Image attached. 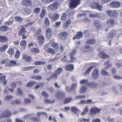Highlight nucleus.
<instances>
[{
    "label": "nucleus",
    "mask_w": 122,
    "mask_h": 122,
    "mask_svg": "<svg viewBox=\"0 0 122 122\" xmlns=\"http://www.w3.org/2000/svg\"><path fill=\"white\" fill-rule=\"evenodd\" d=\"M96 66L94 67L91 66L89 67L86 70L85 72L84 73V75L85 76H86L88 74L90 73L91 70L94 68Z\"/></svg>",
    "instance_id": "20"
},
{
    "label": "nucleus",
    "mask_w": 122,
    "mask_h": 122,
    "mask_svg": "<svg viewBox=\"0 0 122 122\" xmlns=\"http://www.w3.org/2000/svg\"><path fill=\"white\" fill-rule=\"evenodd\" d=\"M67 36V33L66 32H62L59 34V36L60 39L62 40L66 39Z\"/></svg>",
    "instance_id": "12"
},
{
    "label": "nucleus",
    "mask_w": 122,
    "mask_h": 122,
    "mask_svg": "<svg viewBox=\"0 0 122 122\" xmlns=\"http://www.w3.org/2000/svg\"><path fill=\"white\" fill-rule=\"evenodd\" d=\"M8 47V45H4L2 46H1L0 48V51L2 52L6 50Z\"/></svg>",
    "instance_id": "38"
},
{
    "label": "nucleus",
    "mask_w": 122,
    "mask_h": 122,
    "mask_svg": "<svg viewBox=\"0 0 122 122\" xmlns=\"http://www.w3.org/2000/svg\"><path fill=\"white\" fill-rule=\"evenodd\" d=\"M18 93H17V94H19V95H22L23 94V92L19 88H18Z\"/></svg>",
    "instance_id": "60"
},
{
    "label": "nucleus",
    "mask_w": 122,
    "mask_h": 122,
    "mask_svg": "<svg viewBox=\"0 0 122 122\" xmlns=\"http://www.w3.org/2000/svg\"><path fill=\"white\" fill-rule=\"evenodd\" d=\"M36 82L35 81L30 82L27 84L26 86L28 87H31L36 84Z\"/></svg>",
    "instance_id": "29"
},
{
    "label": "nucleus",
    "mask_w": 122,
    "mask_h": 122,
    "mask_svg": "<svg viewBox=\"0 0 122 122\" xmlns=\"http://www.w3.org/2000/svg\"><path fill=\"white\" fill-rule=\"evenodd\" d=\"M99 72L98 70L97 69H94L92 71L91 74L94 80H96L99 76Z\"/></svg>",
    "instance_id": "6"
},
{
    "label": "nucleus",
    "mask_w": 122,
    "mask_h": 122,
    "mask_svg": "<svg viewBox=\"0 0 122 122\" xmlns=\"http://www.w3.org/2000/svg\"><path fill=\"white\" fill-rule=\"evenodd\" d=\"M97 5V3L95 2H92L91 5H90L91 7L92 8H95L96 6Z\"/></svg>",
    "instance_id": "50"
},
{
    "label": "nucleus",
    "mask_w": 122,
    "mask_h": 122,
    "mask_svg": "<svg viewBox=\"0 0 122 122\" xmlns=\"http://www.w3.org/2000/svg\"><path fill=\"white\" fill-rule=\"evenodd\" d=\"M116 32L115 30H112L108 34L107 36V38L112 40L114 37L116 36Z\"/></svg>",
    "instance_id": "9"
},
{
    "label": "nucleus",
    "mask_w": 122,
    "mask_h": 122,
    "mask_svg": "<svg viewBox=\"0 0 122 122\" xmlns=\"http://www.w3.org/2000/svg\"><path fill=\"white\" fill-rule=\"evenodd\" d=\"M45 115L46 116H47V114L44 112H38L37 113V115L38 117H40L42 115Z\"/></svg>",
    "instance_id": "47"
},
{
    "label": "nucleus",
    "mask_w": 122,
    "mask_h": 122,
    "mask_svg": "<svg viewBox=\"0 0 122 122\" xmlns=\"http://www.w3.org/2000/svg\"><path fill=\"white\" fill-rule=\"evenodd\" d=\"M48 46V44L44 46V49L45 51L47 52H49L53 55L54 54L55 52L54 50L51 48H49Z\"/></svg>",
    "instance_id": "11"
},
{
    "label": "nucleus",
    "mask_w": 122,
    "mask_h": 122,
    "mask_svg": "<svg viewBox=\"0 0 122 122\" xmlns=\"http://www.w3.org/2000/svg\"><path fill=\"white\" fill-rule=\"evenodd\" d=\"M8 28L7 27L6 25H3L0 27V30H6Z\"/></svg>",
    "instance_id": "64"
},
{
    "label": "nucleus",
    "mask_w": 122,
    "mask_h": 122,
    "mask_svg": "<svg viewBox=\"0 0 122 122\" xmlns=\"http://www.w3.org/2000/svg\"><path fill=\"white\" fill-rule=\"evenodd\" d=\"M89 110L88 107H86L84 108L83 111L81 113V115L82 116L84 115Z\"/></svg>",
    "instance_id": "39"
},
{
    "label": "nucleus",
    "mask_w": 122,
    "mask_h": 122,
    "mask_svg": "<svg viewBox=\"0 0 122 122\" xmlns=\"http://www.w3.org/2000/svg\"><path fill=\"white\" fill-rule=\"evenodd\" d=\"M8 40V38L6 37L2 36H0V42H6Z\"/></svg>",
    "instance_id": "23"
},
{
    "label": "nucleus",
    "mask_w": 122,
    "mask_h": 122,
    "mask_svg": "<svg viewBox=\"0 0 122 122\" xmlns=\"http://www.w3.org/2000/svg\"><path fill=\"white\" fill-rule=\"evenodd\" d=\"M87 85L90 88H95L98 86L97 84L94 82H91L88 83Z\"/></svg>",
    "instance_id": "14"
},
{
    "label": "nucleus",
    "mask_w": 122,
    "mask_h": 122,
    "mask_svg": "<svg viewBox=\"0 0 122 122\" xmlns=\"http://www.w3.org/2000/svg\"><path fill=\"white\" fill-rule=\"evenodd\" d=\"M72 55H71V53L69 54V56H70V60L72 61L76 60V58L73 56L74 54L72 53Z\"/></svg>",
    "instance_id": "62"
},
{
    "label": "nucleus",
    "mask_w": 122,
    "mask_h": 122,
    "mask_svg": "<svg viewBox=\"0 0 122 122\" xmlns=\"http://www.w3.org/2000/svg\"><path fill=\"white\" fill-rule=\"evenodd\" d=\"M88 82V81L87 79H83L80 82V83L81 84H84L86 83L87 84Z\"/></svg>",
    "instance_id": "53"
},
{
    "label": "nucleus",
    "mask_w": 122,
    "mask_h": 122,
    "mask_svg": "<svg viewBox=\"0 0 122 122\" xmlns=\"http://www.w3.org/2000/svg\"><path fill=\"white\" fill-rule=\"evenodd\" d=\"M67 16V15L66 13H63V15L61 17V20H65L66 19Z\"/></svg>",
    "instance_id": "55"
},
{
    "label": "nucleus",
    "mask_w": 122,
    "mask_h": 122,
    "mask_svg": "<svg viewBox=\"0 0 122 122\" xmlns=\"http://www.w3.org/2000/svg\"><path fill=\"white\" fill-rule=\"evenodd\" d=\"M42 96L44 97H48L49 96V94L45 91H43L42 93Z\"/></svg>",
    "instance_id": "61"
},
{
    "label": "nucleus",
    "mask_w": 122,
    "mask_h": 122,
    "mask_svg": "<svg viewBox=\"0 0 122 122\" xmlns=\"http://www.w3.org/2000/svg\"><path fill=\"white\" fill-rule=\"evenodd\" d=\"M41 30L40 29H39L36 31L35 34V37H36L38 36H41Z\"/></svg>",
    "instance_id": "34"
},
{
    "label": "nucleus",
    "mask_w": 122,
    "mask_h": 122,
    "mask_svg": "<svg viewBox=\"0 0 122 122\" xmlns=\"http://www.w3.org/2000/svg\"><path fill=\"white\" fill-rule=\"evenodd\" d=\"M23 58L25 59L26 61H30L31 60V57L29 56H28L26 55H23Z\"/></svg>",
    "instance_id": "28"
},
{
    "label": "nucleus",
    "mask_w": 122,
    "mask_h": 122,
    "mask_svg": "<svg viewBox=\"0 0 122 122\" xmlns=\"http://www.w3.org/2000/svg\"><path fill=\"white\" fill-rule=\"evenodd\" d=\"M107 24L109 26L112 27L114 25L115 21L112 19L108 20L107 22Z\"/></svg>",
    "instance_id": "24"
},
{
    "label": "nucleus",
    "mask_w": 122,
    "mask_h": 122,
    "mask_svg": "<svg viewBox=\"0 0 122 122\" xmlns=\"http://www.w3.org/2000/svg\"><path fill=\"white\" fill-rule=\"evenodd\" d=\"M14 52V49L12 48H10L8 51V53L10 55H12Z\"/></svg>",
    "instance_id": "40"
},
{
    "label": "nucleus",
    "mask_w": 122,
    "mask_h": 122,
    "mask_svg": "<svg viewBox=\"0 0 122 122\" xmlns=\"http://www.w3.org/2000/svg\"><path fill=\"white\" fill-rule=\"evenodd\" d=\"M96 40L94 39H92L86 41V44H92L96 42Z\"/></svg>",
    "instance_id": "31"
},
{
    "label": "nucleus",
    "mask_w": 122,
    "mask_h": 122,
    "mask_svg": "<svg viewBox=\"0 0 122 122\" xmlns=\"http://www.w3.org/2000/svg\"><path fill=\"white\" fill-rule=\"evenodd\" d=\"M11 115V113L9 110H5L0 115V119L3 118L9 117Z\"/></svg>",
    "instance_id": "2"
},
{
    "label": "nucleus",
    "mask_w": 122,
    "mask_h": 122,
    "mask_svg": "<svg viewBox=\"0 0 122 122\" xmlns=\"http://www.w3.org/2000/svg\"><path fill=\"white\" fill-rule=\"evenodd\" d=\"M90 121V119H86L85 118H83L82 119H80L79 120L80 122H89Z\"/></svg>",
    "instance_id": "59"
},
{
    "label": "nucleus",
    "mask_w": 122,
    "mask_h": 122,
    "mask_svg": "<svg viewBox=\"0 0 122 122\" xmlns=\"http://www.w3.org/2000/svg\"><path fill=\"white\" fill-rule=\"evenodd\" d=\"M58 75L57 73H54L50 76L49 78H47V80L48 81H49L50 79H54L55 80L57 78Z\"/></svg>",
    "instance_id": "16"
},
{
    "label": "nucleus",
    "mask_w": 122,
    "mask_h": 122,
    "mask_svg": "<svg viewBox=\"0 0 122 122\" xmlns=\"http://www.w3.org/2000/svg\"><path fill=\"white\" fill-rule=\"evenodd\" d=\"M109 61H107L104 63V65L105 66V69H107L111 66V64H109Z\"/></svg>",
    "instance_id": "44"
},
{
    "label": "nucleus",
    "mask_w": 122,
    "mask_h": 122,
    "mask_svg": "<svg viewBox=\"0 0 122 122\" xmlns=\"http://www.w3.org/2000/svg\"><path fill=\"white\" fill-rule=\"evenodd\" d=\"M94 23L95 26L98 28H100L101 26V22L99 20H96L94 21Z\"/></svg>",
    "instance_id": "25"
},
{
    "label": "nucleus",
    "mask_w": 122,
    "mask_h": 122,
    "mask_svg": "<svg viewBox=\"0 0 122 122\" xmlns=\"http://www.w3.org/2000/svg\"><path fill=\"white\" fill-rule=\"evenodd\" d=\"M31 1L30 0H23L22 4L27 6H30L31 4Z\"/></svg>",
    "instance_id": "17"
},
{
    "label": "nucleus",
    "mask_w": 122,
    "mask_h": 122,
    "mask_svg": "<svg viewBox=\"0 0 122 122\" xmlns=\"http://www.w3.org/2000/svg\"><path fill=\"white\" fill-rule=\"evenodd\" d=\"M49 16V18L51 19L52 21H54L56 19H58L59 17V15L57 14H54L53 15L50 14Z\"/></svg>",
    "instance_id": "15"
},
{
    "label": "nucleus",
    "mask_w": 122,
    "mask_h": 122,
    "mask_svg": "<svg viewBox=\"0 0 122 122\" xmlns=\"http://www.w3.org/2000/svg\"><path fill=\"white\" fill-rule=\"evenodd\" d=\"M34 67H35V66H34L25 67L23 68V70L24 71H27L31 69Z\"/></svg>",
    "instance_id": "56"
},
{
    "label": "nucleus",
    "mask_w": 122,
    "mask_h": 122,
    "mask_svg": "<svg viewBox=\"0 0 122 122\" xmlns=\"http://www.w3.org/2000/svg\"><path fill=\"white\" fill-rule=\"evenodd\" d=\"M71 110L75 114H76L78 112V109L75 107H72L71 108Z\"/></svg>",
    "instance_id": "41"
},
{
    "label": "nucleus",
    "mask_w": 122,
    "mask_h": 122,
    "mask_svg": "<svg viewBox=\"0 0 122 122\" xmlns=\"http://www.w3.org/2000/svg\"><path fill=\"white\" fill-rule=\"evenodd\" d=\"M110 6L113 8H118L121 5L120 3L118 1H113L111 2L110 4Z\"/></svg>",
    "instance_id": "8"
},
{
    "label": "nucleus",
    "mask_w": 122,
    "mask_h": 122,
    "mask_svg": "<svg viewBox=\"0 0 122 122\" xmlns=\"http://www.w3.org/2000/svg\"><path fill=\"white\" fill-rule=\"evenodd\" d=\"M45 102L47 103L51 104L55 102V100L54 99L52 101L47 99H45L44 100Z\"/></svg>",
    "instance_id": "27"
},
{
    "label": "nucleus",
    "mask_w": 122,
    "mask_h": 122,
    "mask_svg": "<svg viewBox=\"0 0 122 122\" xmlns=\"http://www.w3.org/2000/svg\"><path fill=\"white\" fill-rule=\"evenodd\" d=\"M58 4L57 2H54L51 5L48 7L49 10H56L58 8Z\"/></svg>",
    "instance_id": "10"
},
{
    "label": "nucleus",
    "mask_w": 122,
    "mask_h": 122,
    "mask_svg": "<svg viewBox=\"0 0 122 122\" xmlns=\"http://www.w3.org/2000/svg\"><path fill=\"white\" fill-rule=\"evenodd\" d=\"M20 44L23 48H25L26 46V42L25 40H23L21 41Z\"/></svg>",
    "instance_id": "43"
},
{
    "label": "nucleus",
    "mask_w": 122,
    "mask_h": 122,
    "mask_svg": "<svg viewBox=\"0 0 122 122\" xmlns=\"http://www.w3.org/2000/svg\"><path fill=\"white\" fill-rule=\"evenodd\" d=\"M83 36V34L82 32L81 31H80L79 32L77 33L75 36V37L77 39H80Z\"/></svg>",
    "instance_id": "26"
},
{
    "label": "nucleus",
    "mask_w": 122,
    "mask_h": 122,
    "mask_svg": "<svg viewBox=\"0 0 122 122\" xmlns=\"http://www.w3.org/2000/svg\"><path fill=\"white\" fill-rule=\"evenodd\" d=\"M63 71L62 69L60 67L58 68L56 72L58 75H59Z\"/></svg>",
    "instance_id": "49"
},
{
    "label": "nucleus",
    "mask_w": 122,
    "mask_h": 122,
    "mask_svg": "<svg viewBox=\"0 0 122 122\" xmlns=\"http://www.w3.org/2000/svg\"><path fill=\"white\" fill-rule=\"evenodd\" d=\"M24 10L27 15L30 14L31 13V11L30 9L28 8L24 9Z\"/></svg>",
    "instance_id": "46"
},
{
    "label": "nucleus",
    "mask_w": 122,
    "mask_h": 122,
    "mask_svg": "<svg viewBox=\"0 0 122 122\" xmlns=\"http://www.w3.org/2000/svg\"><path fill=\"white\" fill-rule=\"evenodd\" d=\"M87 87L85 86H82L80 89L79 92L81 93H84L87 90Z\"/></svg>",
    "instance_id": "22"
},
{
    "label": "nucleus",
    "mask_w": 122,
    "mask_h": 122,
    "mask_svg": "<svg viewBox=\"0 0 122 122\" xmlns=\"http://www.w3.org/2000/svg\"><path fill=\"white\" fill-rule=\"evenodd\" d=\"M44 21L46 26H48L49 25V20L47 18H46L45 19Z\"/></svg>",
    "instance_id": "54"
},
{
    "label": "nucleus",
    "mask_w": 122,
    "mask_h": 122,
    "mask_svg": "<svg viewBox=\"0 0 122 122\" xmlns=\"http://www.w3.org/2000/svg\"><path fill=\"white\" fill-rule=\"evenodd\" d=\"M51 45L55 49H57L58 48V44L56 43L55 42H52L51 43Z\"/></svg>",
    "instance_id": "51"
},
{
    "label": "nucleus",
    "mask_w": 122,
    "mask_h": 122,
    "mask_svg": "<svg viewBox=\"0 0 122 122\" xmlns=\"http://www.w3.org/2000/svg\"><path fill=\"white\" fill-rule=\"evenodd\" d=\"M55 96L59 99H63L65 97V93L64 92L59 91L56 93Z\"/></svg>",
    "instance_id": "5"
},
{
    "label": "nucleus",
    "mask_w": 122,
    "mask_h": 122,
    "mask_svg": "<svg viewBox=\"0 0 122 122\" xmlns=\"http://www.w3.org/2000/svg\"><path fill=\"white\" fill-rule=\"evenodd\" d=\"M65 69L68 71H71L74 69V66L72 64H68L65 67Z\"/></svg>",
    "instance_id": "18"
},
{
    "label": "nucleus",
    "mask_w": 122,
    "mask_h": 122,
    "mask_svg": "<svg viewBox=\"0 0 122 122\" xmlns=\"http://www.w3.org/2000/svg\"><path fill=\"white\" fill-rule=\"evenodd\" d=\"M72 99L71 98H66L63 101L64 104H66L70 102L72 100Z\"/></svg>",
    "instance_id": "42"
},
{
    "label": "nucleus",
    "mask_w": 122,
    "mask_h": 122,
    "mask_svg": "<svg viewBox=\"0 0 122 122\" xmlns=\"http://www.w3.org/2000/svg\"><path fill=\"white\" fill-rule=\"evenodd\" d=\"M89 16L90 17L92 18H95L96 17L99 18L101 17V15L99 14H90L89 15Z\"/></svg>",
    "instance_id": "33"
},
{
    "label": "nucleus",
    "mask_w": 122,
    "mask_h": 122,
    "mask_svg": "<svg viewBox=\"0 0 122 122\" xmlns=\"http://www.w3.org/2000/svg\"><path fill=\"white\" fill-rule=\"evenodd\" d=\"M16 61H10L9 63H7L5 65L6 66H10L15 65Z\"/></svg>",
    "instance_id": "35"
},
{
    "label": "nucleus",
    "mask_w": 122,
    "mask_h": 122,
    "mask_svg": "<svg viewBox=\"0 0 122 122\" xmlns=\"http://www.w3.org/2000/svg\"><path fill=\"white\" fill-rule=\"evenodd\" d=\"M25 33V29L24 28H22L19 32V34L20 36L24 35Z\"/></svg>",
    "instance_id": "30"
},
{
    "label": "nucleus",
    "mask_w": 122,
    "mask_h": 122,
    "mask_svg": "<svg viewBox=\"0 0 122 122\" xmlns=\"http://www.w3.org/2000/svg\"><path fill=\"white\" fill-rule=\"evenodd\" d=\"M30 78L31 79L41 80L42 79V77L40 75L33 76H30Z\"/></svg>",
    "instance_id": "19"
},
{
    "label": "nucleus",
    "mask_w": 122,
    "mask_h": 122,
    "mask_svg": "<svg viewBox=\"0 0 122 122\" xmlns=\"http://www.w3.org/2000/svg\"><path fill=\"white\" fill-rule=\"evenodd\" d=\"M31 51L33 52H34L36 54H37L40 52V50L37 48H34L32 49Z\"/></svg>",
    "instance_id": "45"
},
{
    "label": "nucleus",
    "mask_w": 122,
    "mask_h": 122,
    "mask_svg": "<svg viewBox=\"0 0 122 122\" xmlns=\"http://www.w3.org/2000/svg\"><path fill=\"white\" fill-rule=\"evenodd\" d=\"M14 20H9L8 21L5 22L4 23V24L6 25H11L13 24L14 22Z\"/></svg>",
    "instance_id": "36"
},
{
    "label": "nucleus",
    "mask_w": 122,
    "mask_h": 122,
    "mask_svg": "<svg viewBox=\"0 0 122 122\" xmlns=\"http://www.w3.org/2000/svg\"><path fill=\"white\" fill-rule=\"evenodd\" d=\"M46 63L45 61H36L34 63L35 65H43Z\"/></svg>",
    "instance_id": "52"
},
{
    "label": "nucleus",
    "mask_w": 122,
    "mask_h": 122,
    "mask_svg": "<svg viewBox=\"0 0 122 122\" xmlns=\"http://www.w3.org/2000/svg\"><path fill=\"white\" fill-rule=\"evenodd\" d=\"M40 9H41L40 8H36L33 10V13H36L37 15L39 14L40 11Z\"/></svg>",
    "instance_id": "37"
},
{
    "label": "nucleus",
    "mask_w": 122,
    "mask_h": 122,
    "mask_svg": "<svg viewBox=\"0 0 122 122\" xmlns=\"http://www.w3.org/2000/svg\"><path fill=\"white\" fill-rule=\"evenodd\" d=\"M20 101L18 100H16L13 101L12 103L13 104H20Z\"/></svg>",
    "instance_id": "63"
},
{
    "label": "nucleus",
    "mask_w": 122,
    "mask_h": 122,
    "mask_svg": "<svg viewBox=\"0 0 122 122\" xmlns=\"http://www.w3.org/2000/svg\"><path fill=\"white\" fill-rule=\"evenodd\" d=\"M31 119L33 121L36 122H38L40 121L39 118L36 117H32Z\"/></svg>",
    "instance_id": "58"
},
{
    "label": "nucleus",
    "mask_w": 122,
    "mask_h": 122,
    "mask_svg": "<svg viewBox=\"0 0 122 122\" xmlns=\"http://www.w3.org/2000/svg\"><path fill=\"white\" fill-rule=\"evenodd\" d=\"M46 13V10L45 9L43 10L40 15V17L41 18H43L44 17Z\"/></svg>",
    "instance_id": "32"
},
{
    "label": "nucleus",
    "mask_w": 122,
    "mask_h": 122,
    "mask_svg": "<svg viewBox=\"0 0 122 122\" xmlns=\"http://www.w3.org/2000/svg\"><path fill=\"white\" fill-rule=\"evenodd\" d=\"M99 55L100 57L103 59H108L110 57L109 55L104 52H99Z\"/></svg>",
    "instance_id": "7"
},
{
    "label": "nucleus",
    "mask_w": 122,
    "mask_h": 122,
    "mask_svg": "<svg viewBox=\"0 0 122 122\" xmlns=\"http://www.w3.org/2000/svg\"><path fill=\"white\" fill-rule=\"evenodd\" d=\"M6 77L5 76H2L0 77V83H2L5 80Z\"/></svg>",
    "instance_id": "57"
},
{
    "label": "nucleus",
    "mask_w": 122,
    "mask_h": 122,
    "mask_svg": "<svg viewBox=\"0 0 122 122\" xmlns=\"http://www.w3.org/2000/svg\"><path fill=\"white\" fill-rule=\"evenodd\" d=\"M38 40V43L39 44L41 45H42L44 43L45 39L44 36L42 35L38 36L37 37Z\"/></svg>",
    "instance_id": "13"
},
{
    "label": "nucleus",
    "mask_w": 122,
    "mask_h": 122,
    "mask_svg": "<svg viewBox=\"0 0 122 122\" xmlns=\"http://www.w3.org/2000/svg\"><path fill=\"white\" fill-rule=\"evenodd\" d=\"M39 85H36L34 87V88L35 89H37L39 88L40 86L42 87L44 85V83L43 82H40L39 83Z\"/></svg>",
    "instance_id": "48"
},
{
    "label": "nucleus",
    "mask_w": 122,
    "mask_h": 122,
    "mask_svg": "<svg viewBox=\"0 0 122 122\" xmlns=\"http://www.w3.org/2000/svg\"><path fill=\"white\" fill-rule=\"evenodd\" d=\"M46 31L47 37L49 38H50L52 35L51 30L50 29L47 28L46 29Z\"/></svg>",
    "instance_id": "21"
},
{
    "label": "nucleus",
    "mask_w": 122,
    "mask_h": 122,
    "mask_svg": "<svg viewBox=\"0 0 122 122\" xmlns=\"http://www.w3.org/2000/svg\"><path fill=\"white\" fill-rule=\"evenodd\" d=\"M101 110V109L96 107H93L90 109V113L91 115H95L99 113Z\"/></svg>",
    "instance_id": "4"
},
{
    "label": "nucleus",
    "mask_w": 122,
    "mask_h": 122,
    "mask_svg": "<svg viewBox=\"0 0 122 122\" xmlns=\"http://www.w3.org/2000/svg\"><path fill=\"white\" fill-rule=\"evenodd\" d=\"M106 13L109 16L111 17H116L118 15V13L115 10H107Z\"/></svg>",
    "instance_id": "3"
},
{
    "label": "nucleus",
    "mask_w": 122,
    "mask_h": 122,
    "mask_svg": "<svg viewBox=\"0 0 122 122\" xmlns=\"http://www.w3.org/2000/svg\"><path fill=\"white\" fill-rule=\"evenodd\" d=\"M70 7L71 10L76 8L79 4L80 0H70Z\"/></svg>",
    "instance_id": "1"
}]
</instances>
